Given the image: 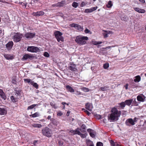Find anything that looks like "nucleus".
Returning <instances> with one entry per match:
<instances>
[{
	"instance_id": "e433bc0d",
	"label": "nucleus",
	"mask_w": 146,
	"mask_h": 146,
	"mask_svg": "<svg viewBox=\"0 0 146 146\" xmlns=\"http://www.w3.org/2000/svg\"><path fill=\"white\" fill-rule=\"evenodd\" d=\"M44 12L42 11L37 12V16H42L44 14Z\"/></svg>"
},
{
	"instance_id": "6e6d98bb",
	"label": "nucleus",
	"mask_w": 146,
	"mask_h": 146,
	"mask_svg": "<svg viewBox=\"0 0 146 146\" xmlns=\"http://www.w3.org/2000/svg\"><path fill=\"white\" fill-rule=\"evenodd\" d=\"M126 115V112L125 111H123L122 113V116H123V117H125V116Z\"/></svg>"
},
{
	"instance_id": "5fc2aeb1",
	"label": "nucleus",
	"mask_w": 146,
	"mask_h": 146,
	"mask_svg": "<svg viewBox=\"0 0 146 146\" xmlns=\"http://www.w3.org/2000/svg\"><path fill=\"white\" fill-rule=\"evenodd\" d=\"M84 32L85 33H89L90 32V31L88 29H86L85 30Z\"/></svg>"
},
{
	"instance_id": "bf43d9fd",
	"label": "nucleus",
	"mask_w": 146,
	"mask_h": 146,
	"mask_svg": "<svg viewBox=\"0 0 146 146\" xmlns=\"http://www.w3.org/2000/svg\"><path fill=\"white\" fill-rule=\"evenodd\" d=\"M115 46H108L107 47H106L104 48L105 49H109L111 47H114Z\"/></svg>"
},
{
	"instance_id": "aec40b11",
	"label": "nucleus",
	"mask_w": 146,
	"mask_h": 146,
	"mask_svg": "<svg viewBox=\"0 0 146 146\" xmlns=\"http://www.w3.org/2000/svg\"><path fill=\"white\" fill-rule=\"evenodd\" d=\"M66 89L71 92H73L74 91V90L70 86L67 85L66 86Z\"/></svg>"
},
{
	"instance_id": "393cba45",
	"label": "nucleus",
	"mask_w": 146,
	"mask_h": 146,
	"mask_svg": "<svg viewBox=\"0 0 146 146\" xmlns=\"http://www.w3.org/2000/svg\"><path fill=\"white\" fill-rule=\"evenodd\" d=\"M52 123L54 125H58L57 121L54 118H52L50 119Z\"/></svg>"
},
{
	"instance_id": "f8f14e48",
	"label": "nucleus",
	"mask_w": 146,
	"mask_h": 146,
	"mask_svg": "<svg viewBox=\"0 0 146 146\" xmlns=\"http://www.w3.org/2000/svg\"><path fill=\"white\" fill-rule=\"evenodd\" d=\"M10 98L11 101L13 103H15L17 102L18 101V98L16 96H12L10 97Z\"/></svg>"
},
{
	"instance_id": "39448f33",
	"label": "nucleus",
	"mask_w": 146,
	"mask_h": 146,
	"mask_svg": "<svg viewBox=\"0 0 146 146\" xmlns=\"http://www.w3.org/2000/svg\"><path fill=\"white\" fill-rule=\"evenodd\" d=\"M24 82L25 83H28L29 84H31L36 88V83H34L32 80L28 78L24 79Z\"/></svg>"
},
{
	"instance_id": "864d4df0",
	"label": "nucleus",
	"mask_w": 146,
	"mask_h": 146,
	"mask_svg": "<svg viewBox=\"0 0 146 146\" xmlns=\"http://www.w3.org/2000/svg\"><path fill=\"white\" fill-rule=\"evenodd\" d=\"M86 5V4L84 2H82L80 4V6L82 7H83L84 6Z\"/></svg>"
},
{
	"instance_id": "cd10ccee",
	"label": "nucleus",
	"mask_w": 146,
	"mask_h": 146,
	"mask_svg": "<svg viewBox=\"0 0 146 146\" xmlns=\"http://www.w3.org/2000/svg\"><path fill=\"white\" fill-rule=\"evenodd\" d=\"M69 69L73 71H75L76 69L75 65L73 64L71 65L69 67Z\"/></svg>"
},
{
	"instance_id": "b1692460",
	"label": "nucleus",
	"mask_w": 146,
	"mask_h": 146,
	"mask_svg": "<svg viewBox=\"0 0 146 146\" xmlns=\"http://www.w3.org/2000/svg\"><path fill=\"white\" fill-rule=\"evenodd\" d=\"M135 78V79H134V81L135 82H139L140 81L141 78L139 75L136 76Z\"/></svg>"
},
{
	"instance_id": "603ef678",
	"label": "nucleus",
	"mask_w": 146,
	"mask_h": 146,
	"mask_svg": "<svg viewBox=\"0 0 146 146\" xmlns=\"http://www.w3.org/2000/svg\"><path fill=\"white\" fill-rule=\"evenodd\" d=\"M133 104L135 106H137L138 105V104L136 102L135 100L133 101Z\"/></svg>"
},
{
	"instance_id": "8fccbe9b",
	"label": "nucleus",
	"mask_w": 146,
	"mask_h": 146,
	"mask_svg": "<svg viewBox=\"0 0 146 146\" xmlns=\"http://www.w3.org/2000/svg\"><path fill=\"white\" fill-rule=\"evenodd\" d=\"M12 83L13 84H15L16 83V79L13 78L12 80Z\"/></svg>"
},
{
	"instance_id": "2f4dec72",
	"label": "nucleus",
	"mask_w": 146,
	"mask_h": 146,
	"mask_svg": "<svg viewBox=\"0 0 146 146\" xmlns=\"http://www.w3.org/2000/svg\"><path fill=\"white\" fill-rule=\"evenodd\" d=\"M119 104L120 105V107L122 109H123L126 105L125 102H122Z\"/></svg>"
},
{
	"instance_id": "bb28decb",
	"label": "nucleus",
	"mask_w": 146,
	"mask_h": 146,
	"mask_svg": "<svg viewBox=\"0 0 146 146\" xmlns=\"http://www.w3.org/2000/svg\"><path fill=\"white\" fill-rule=\"evenodd\" d=\"M61 33L58 31H57L54 33V34L56 38H57L58 36L61 34Z\"/></svg>"
},
{
	"instance_id": "dca6fc26",
	"label": "nucleus",
	"mask_w": 146,
	"mask_h": 146,
	"mask_svg": "<svg viewBox=\"0 0 146 146\" xmlns=\"http://www.w3.org/2000/svg\"><path fill=\"white\" fill-rule=\"evenodd\" d=\"M135 11L141 13H144L145 12V11L144 9H140L139 8L135 7L134 8Z\"/></svg>"
},
{
	"instance_id": "4468645a",
	"label": "nucleus",
	"mask_w": 146,
	"mask_h": 146,
	"mask_svg": "<svg viewBox=\"0 0 146 146\" xmlns=\"http://www.w3.org/2000/svg\"><path fill=\"white\" fill-rule=\"evenodd\" d=\"M97 8V7H94L91 8L90 9H86L85 10V12L86 13H91L96 10Z\"/></svg>"
},
{
	"instance_id": "0eeeda50",
	"label": "nucleus",
	"mask_w": 146,
	"mask_h": 146,
	"mask_svg": "<svg viewBox=\"0 0 146 146\" xmlns=\"http://www.w3.org/2000/svg\"><path fill=\"white\" fill-rule=\"evenodd\" d=\"M35 35V33L27 32L25 34V36L27 38H33Z\"/></svg>"
},
{
	"instance_id": "c9c22d12",
	"label": "nucleus",
	"mask_w": 146,
	"mask_h": 146,
	"mask_svg": "<svg viewBox=\"0 0 146 146\" xmlns=\"http://www.w3.org/2000/svg\"><path fill=\"white\" fill-rule=\"evenodd\" d=\"M36 106V104H33L30 106H28L27 108V110H29L32 109H33V108H34Z\"/></svg>"
},
{
	"instance_id": "69168bd1",
	"label": "nucleus",
	"mask_w": 146,
	"mask_h": 146,
	"mask_svg": "<svg viewBox=\"0 0 146 146\" xmlns=\"http://www.w3.org/2000/svg\"><path fill=\"white\" fill-rule=\"evenodd\" d=\"M105 32L107 33H108V34H110V33H111V31H105Z\"/></svg>"
},
{
	"instance_id": "680f3d73",
	"label": "nucleus",
	"mask_w": 146,
	"mask_h": 146,
	"mask_svg": "<svg viewBox=\"0 0 146 146\" xmlns=\"http://www.w3.org/2000/svg\"><path fill=\"white\" fill-rule=\"evenodd\" d=\"M84 111L88 115H89L90 114V113L87 110H86Z\"/></svg>"
},
{
	"instance_id": "e2e57ef3",
	"label": "nucleus",
	"mask_w": 146,
	"mask_h": 146,
	"mask_svg": "<svg viewBox=\"0 0 146 146\" xmlns=\"http://www.w3.org/2000/svg\"><path fill=\"white\" fill-rule=\"evenodd\" d=\"M104 37H107L108 36V33H104Z\"/></svg>"
},
{
	"instance_id": "4be33fe9",
	"label": "nucleus",
	"mask_w": 146,
	"mask_h": 146,
	"mask_svg": "<svg viewBox=\"0 0 146 146\" xmlns=\"http://www.w3.org/2000/svg\"><path fill=\"white\" fill-rule=\"evenodd\" d=\"M86 126L84 124H83L81 127V128L80 129V131L83 133H85L86 132Z\"/></svg>"
},
{
	"instance_id": "6e6552de",
	"label": "nucleus",
	"mask_w": 146,
	"mask_h": 146,
	"mask_svg": "<svg viewBox=\"0 0 146 146\" xmlns=\"http://www.w3.org/2000/svg\"><path fill=\"white\" fill-rule=\"evenodd\" d=\"M14 91L15 94V95L17 97L21 96V93L22 91L20 89H18V88H15L14 89Z\"/></svg>"
},
{
	"instance_id": "9d476101",
	"label": "nucleus",
	"mask_w": 146,
	"mask_h": 146,
	"mask_svg": "<svg viewBox=\"0 0 146 146\" xmlns=\"http://www.w3.org/2000/svg\"><path fill=\"white\" fill-rule=\"evenodd\" d=\"M27 50L29 52H36V47L28 46L27 48Z\"/></svg>"
},
{
	"instance_id": "49530a36",
	"label": "nucleus",
	"mask_w": 146,
	"mask_h": 146,
	"mask_svg": "<svg viewBox=\"0 0 146 146\" xmlns=\"http://www.w3.org/2000/svg\"><path fill=\"white\" fill-rule=\"evenodd\" d=\"M90 136L93 138L95 137V134L92 132H90Z\"/></svg>"
},
{
	"instance_id": "c03bdc74",
	"label": "nucleus",
	"mask_w": 146,
	"mask_h": 146,
	"mask_svg": "<svg viewBox=\"0 0 146 146\" xmlns=\"http://www.w3.org/2000/svg\"><path fill=\"white\" fill-rule=\"evenodd\" d=\"M58 41L59 42L60 41H64V39L63 37L62 36L60 38H59L57 39Z\"/></svg>"
},
{
	"instance_id": "0e129e2a",
	"label": "nucleus",
	"mask_w": 146,
	"mask_h": 146,
	"mask_svg": "<svg viewBox=\"0 0 146 146\" xmlns=\"http://www.w3.org/2000/svg\"><path fill=\"white\" fill-rule=\"evenodd\" d=\"M42 127V125L39 124H37V127L40 128Z\"/></svg>"
},
{
	"instance_id": "a19ab883",
	"label": "nucleus",
	"mask_w": 146,
	"mask_h": 146,
	"mask_svg": "<svg viewBox=\"0 0 146 146\" xmlns=\"http://www.w3.org/2000/svg\"><path fill=\"white\" fill-rule=\"evenodd\" d=\"M72 6L75 8H76L78 6V3L76 2H74L72 4Z\"/></svg>"
},
{
	"instance_id": "4c0bfd02",
	"label": "nucleus",
	"mask_w": 146,
	"mask_h": 146,
	"mask_svg": "<svg viewBox=\"0 0 146 146\" xmlns=\"http://www.w3.org/2000/svg\"><path fill=\"white\" fill-rule=\"evenodd\" d=\"M102 43V42L101 41H93V44L94 45H97L99 44H100Z\"/></svg>"
},
{
	"instance_id": "f3484780",
	"label": "nucleus",
	"mask_w": 146,
	"mask_h": 146,
	"mask_svg": "<svg viewBox=\"0 0 146 146\" xmlns=\"http://www.w3.org/2000/svg\"><path fill=\"white\" fill-rule=\"evenodd\" d=\"M7 113V110L4 108H0V115H5Z\"/></svg>"
},
{
	"instance_id": "1a4fd4ad",
	"label": "nucleus",
	"mask_w": 146,
	"mask_h": 146,
	"mask_svg": "<svg viewBox=\"0 0 146 146\" xmlns=\"http://www.w3.org/2000/svg\"><path fill=\"white\" fill-rule=\"evenodd\" d=\"M125 123L127 125L129 126L130 125V124L132 125H133L135 124L133 120L131 118L127 119L125 122Z\"/></svg>"
},
{
	"instance_id": "7c9ffc66",
	"label": "nucleus",
	"mask_w": 146,
	"mask_h": 146,
	"mask_svg": "<svg viewBox=\"0 0 146 146\" xmlns=\"http://www.w3.org/2000/svg\"><path fill=\"white\" fill-rule=\"evenodd\" d=\"M113 5L112 3V2L110 1H108V4L106 5V6L108 8H110Z\"/></svg>"
},
{
	"instance_id": "412c9836",
	"label": "nucleus",
	"mask_w": 146,
	"mask_h": 146,
	"mask_svg": "<svg viewBox=\"0 0 146 146\" xmlns=\"http://www.w3.org/2000/svg\"><path fill=\"white\" fill-rule=\"evenodd\" d=\"M79 129L77 128L75 130H70L69 131V132L71 133V134L72 135H74L75 134H77L78 133V132L79 131Z\"/></svg>"
},
{
	"instance_id": "423d86ee",
	"label": "nucleus",
	"mask_w": 146,
	"mask_h": 146,
	"mask_svg": "<svg viewBox=\"0 0 146 146\" xmlns=\"http://www.w3.org/2000/svg\"><path fill=\"white\" fill-rule=\"evenodd\" d=\"M34 58V56L28 54H25L23 56L22 60H26L27 59H33Z\"/></svg>"
},
{
	"instance_id": "de8ad7c7",
	"label": "nucleus",
	"mask_w": 146,
	"mask_h": 146,
	"mask_svg": "<svg viewBox=\"0 0 146 146\" xmlns=\"http://www.w3.org/2000/svg\"><path fill=\"white\" fill-rule=\"evenodd\" d=\"M77 25V24H75L74 23H72V24H71L70 25V27H74L75 28H76V27Z\"/></svg>"
},
{
	"instance_id": "f704fd0d",
	"label": "nucleus",
	"mask_w": 146,
	"mask_h": 146,
	"mask_svg": "<svg viewBox=\"0 0 146 146\" xmlns=\"http://www.w3.org/2000/svg\"><path fill=\"white\" fill-rule=\"evenodd\" d=\"M50 105L55 109H56L58 108L57 105L54 104V102H51L50 103Z\"/></svg>"
},
{
	"instance_id": "79ce46f5",
	"label": "nucleus",
	"mask_w": 146,
	"mask_h": 146,
	"mask_svg": "<svg viewBox=\"0 0 146 146\" xmlns=\"http://www.w3.org/2000/svg\"><path fill=\"white\" fill-rule=\"evenodd\" d=\"M110 143L111 146H116L117 144H116L112 140L111 141Z\"/></svg>"
},
{
	"instance_id": "5701e85b",
	"label": "nucleus",
	"mask_w": 146,
	"mask_h": 146,
	"mask_svg": "<svg viewBox=\"0 0 146 146\" xmlns=\"http://www.w3.org/2000/svg\"><path fill=\"white\" fill-rule=\"evenodd\" d=\"M86 144L88 146H94V145L92 141L90 140H86Z\"/></svg>"
},
{
	"instance_id": "c756f323",
	"label": "nucleus",
	"mask_w": 146,
	"mask_h": 146,
	"mask_svg": "<svg viewBox=\"0 0 146 146\" xmlns=\"http://www.w3.org/2000/svg\"><path fill=\"white\" fill-rule=\"evenodd\" d=\"M78 134L80 135L81 137L82 138H85L86 137V135L85 134H82L81 133L80 131L79 130V131L78 132Z\"/></svg>"
},
{
	"instance_id": "9b49d317",
	"label": "nucleus",
	"mask_w": 146,
	"mask_h": 146,
	"mask_svg": "<svg viewBox=\"0 0 146 146\" xmlns=\"http://www.w3.org/2000/svg\"><path fill=\"white\" fill-rule=\"evenodd\" d=\"M13 45V43L12 41H10L7 43L6 46L8 50H10L12 48Z\"/></svg>"
},
{
	"instance_id": "58836bf2",
	"label": "nucleus",
	"mask_w": 146,
	"mask_h": 146,
	"mask_svg": "<svg viewBox=\"0 0 146 146\" xmlns=\"http://www.w3.org/2000/svg\"><path fill=\"white\" fill-rule=\"evenodd\" d=\"M108 87L107 86L100 88L101 90L102 91H104L107 90Z\"/></svg>"
},
{
	"instance_id": "a211bd4d",
	"label": "nucleus",
	"mask_w": 146,
	"mask_h": 146,
	"mask_svg": "<svg viewBox=\"0 0 146 146\" xmlns=\"http://www.w3.org/2000/svg\"><path fill=\"white\" fill-rule=\"evenodd\" d=\"M133 101V99H130L126 100L124 102L125 105L128 106H130Z\"/></svg>"
},
{
	"instance_id": "2eb2a0df",
	"label": "nucleus",
	"mask_w": 146,
	"mask_h": 146,
	"mask_svg": "<svg viewBox=\"0 0 146 146\" xmlns=\"http://www.w3.org/2000/svg\"><path fill=\"white\" fill-rule=\"evenodd\" d=\"M0 96L1 98L4 100H5L6 99V97L5 93L3 92V90L0 89Z\"/></svg>"
},
{
	"instance_id": "338daca9",
	"label": "nucleus",
	"mask_w": 146,
	"mask_h": 146,
	"mask_svg": "<svg viewBox=\"0 0 146 146\" xmlns=\"http://www.w3.org/2000/svg\"><path fill=\"white\" fill-rule=\"evenodd\" d=\"M128 84H126V85L125 86V88L126 90L128 89Z\"/></svg>"
},
{
	"instance_id": "20e7f679",
	"label": "nucleus",
	"mask_w": 146,
	"mask_h": 146,
	"mask_svg": "<svg viewBox=\"0 0 146 146\" xmlns=\"http://www.w3.org/2000/svg\"><path fill=\"white\" fill-rule=\"evenodd\" d=\"M43 135L47 137H50L52 135L51 131L50 129L47 127H45L42 130Z\"/></svg>"
},
{
	"instance_id": "473e14b6",
	"label": "nucleus",
	"mask_w": 146,
	"mask_h": 146,
	"mask_svg": "<svg viewBox=\"0 0 146 146\" xmlns=\"http://www.w3.org/2000/svg\"><path fill=\"white\" fill-rule=\"evenodd\" d=\"M76 28L79 31H82L83 30V28L82 27L79 25L77 24V25L76 27Z\"/></svg>"
},
{
	"instance_id": "37998d69",
	"label": "nucleus",
	"mask_w": 146,
	"mask_h": 146,
	"mask_svg": "<svg viewBox=\"0 0 146 146\" xmlns=\"http://www.w3.org/2000/svg\"><path fill=\"white\" fill-rule=\"evenodd\" d=\"M96 146H103V144L100 142H98L96 144Z\"/></svg>"
},
{
	"instance_id": "09e8293b",
	"label": "nucleus",
	"mask_w": 146,
	"mask_h": 146,
	"mask_svg": "<svg viewBox=\"0 0 146 146\" xmlns=\"http://www.w3.org/2000/svg\"><path fill=\"white\" fill-rule=\"evenodd\" d=\"M58 143L60 146H62L63 144V142L62 141H59Z\"/></svg>"
},
{
	"instance_id": "7ed1b4c3",
	"label": "nucleus",
	"mask_w": 146,
	"mask_h": 146,
	"mask_svg": "<svg viewBox=\"0 0 146 146\" xmlns=\"http://www.w3.org/2000/svg\"><path fill=\"white\" fill-rule=\"evenodd\" d=\"M23 37V35L19 32L15 33L13 36V41L15 42H17L21 40Z\"/></svg>"
},
{
	"instance_id": "ddd939ff",
	"label": "nucleus",
	"mask_w": 146,
	"mask_h": 146,
	"mask_svg": "<svg viewBox=\"0 0 146 146\" xmlns=\"http://www.w3.org/2000/svg\"><path fill=\"white\" fill-rule=\"evenodd\" d=\"M145 99V96L143 95H139L137 97V99L138 101L143 102Z\"/></svg>"
},
{
	"instance_id": "4d7b16f0",
	"label": "nucleus",
	"mask_w": 146,
	"mask_h": 146,
	"mask_svg": "<svg viewBox=\"0 0 146 146\" xmlns=\"http://www.w3.org/2000/svg\"><path fill=\"white\" fill-rule=\"evenodd\" d=\"M75 94L76 95H78L81 94V93L80 92L77 91Z\"/></svg>"
},
{
	"instance_id": "72a5a7b5",
	"label": "nucleus",
	"mask_w": 146,
	"mask_h": 146,
	"mask_svg": "<svg viewBox=\"0 0 146 146\" xmlns=\"http://www.w3.org/2000/svg\"><path fill=\"white\" fill-rule=\"evenodd\" d=\"M81 90L84 92H87L89 91V89L87 88L83 87L81 88Z\"/></svg>"
},
{
	"instance_id": "3c124183",
	"label": "nucleus",
	"mask_w": 146,
	"mask_h": 146,
	"mask_svg": "<svg viewBox=\"0 0 146 146\" xmlns=\"http://www.w3.org/2000/svg\"><path fill=\"white\" fill-rule=\"evenodd\" d=\"M30 116H32L33 117H36V112L34 114H31L30 115Z\"/></svg>"
},
{
	"instance_id": "13d9d810",
	"label": "nucleus",
	"mask_w": 146,
	"mask_h": 146,
	"mask_svg": "<svg viewBox=\"0 0 146 146\" xmlns=\"http://www.w3.org/2000/svg\"><path fill=\"white\" fill-rule=\"evenodd\" d=\"M19 3L22 5L23 6L25 5V7H26L27 6V4H25L24 3H23L22 2H19Z\"/></svg>"
},
{
	"instance_id": "f257e3e1",
	"label": "nucleus",
	"mask_w": 146,
	"mask_h": 146,
	"mask_svg": "<svg viewBox=\"0 0 146 146\" xmlns=\"http://www.w3.org/2000/svg\"><path fill=\"white\" fill-rule=\"evenodd\" d=\"M111 113L108 116V119L110 120V121H117L121 115V111H118L115 108H113L111 109Z\"/></svg>"
},
{
	"instance_id": "774afa93",
	"label": "nucleus",
	"mask_w": 146,
	"mask_h": 146,
	"mask_svg": "<svg viewBox=\"0 0 146 146\" xmlns=\"http://www.w3.org/2000/svg\"><path fill=\"white\" fill-rule=\"evenodd\" d=\"M87 131L88 132L90 133V132H91L92 131V129H87Z\"/></svg>"
},
{
	"instance_id": "c85d7f7f",
	"label": "nucleus",
	"mask_w": 146,
	"mask_h": 146,
	"mask_svg": "<svg viewBox=\"0 0 146 146\" xmlns=\"http://www.w3.org/2000/svg\"><path fill=\"white\" fill-rule=\"evenodd\" d=\"M4 57L7 60L11 59L12 58V56L10 55L5 54L4 55Z\"/></svg>"
},
{
	"instance_id": "052dcab7",
	"label": "nucleus",
	"mask_w": 146,
	"mask_h": 146,
	"mask_svg": "<svg viewBox=\"0 0 146 146\" xmlns=\"http://www.w3.org/2000/svg\"><path fill=\"white\" fill-rule=\"evenodd\" d=\"M52 6L53 7H58V3L53 4L52 5Z\"/></svg>"
},
{
	"instance_id": "ea45409f",
	"label": "nucleus",
	"mask_w": 146,
	"mask_h": 146,
	"mask_svg": "<svg viewBox=\"0 0 146 146\" xmlns=\"http://www.w3.org/2000/svg\"><path fill=\"white\" fill-rule=\"evenodd\" d=\"M109 66V64L108 63H106L104 64L103 67L105 69H107Z\"/></svg>"
},
{
	"instance_id": "a18cd8bd",
	"label": "nucleus",
	"mask_w": 146,
	"mask_h": 146,
	"mask_svg": "<svg viewBox=\"0 0 146 146\" xmlns=\"http://www.w3.org/2000/svg\"><path fill=\"white\" fill-rule=\"evenodd\" d=\"M44 55L45 56L47 57H49V54H48V53L47 52H44Z\"/></svg>"
},
{
	"instance_id": "6ab92c4d",
	"label": "nucleus",
	"mask_w": 146,
	"mask_h": 146,
	"mask_svg": "<svg viewBox=\"0 0 146 146\" xmlns=\"http://www.w3.org/2000/svg\"><path fill=\"white\" fill-rule=\"evenodd\" d=\"M86 108L90 111L92 110V105L90 103H88L86 104Z\"/></svg>"
},
{
	"instance_id": "a878e982",
	"label": "nucleus",
	"mask_w": 146,
	"mask_h": 146,
	"mask_svg": "<svg viewBox=\"0 0 146 146\" xmlns=\"http://www.w3.org/2000/svg\"><path fill=\"white\" fill-rule=\"evenodd\" d=\"M58 7L63 6L65 4V2L64 1H62L61 2L58 3Z\"/></svg>"
},
{
	"instance_id": "f03ea898",
	"label": "nucleus",
	"mask_w": 146,
	"mask_h": 146,
	"mask_svg": "<svg viewBox=\"0 0 146 146\" xmlns=\"http://www.w3.org/2000/svg\"><path fill=\"white\" fill-rule=\"evenodd\" d=\"M88 39L87 36H78L76 37L75 41L79 44L83 45L86 43V40Z\"/></svg>"
}]
</instances>
